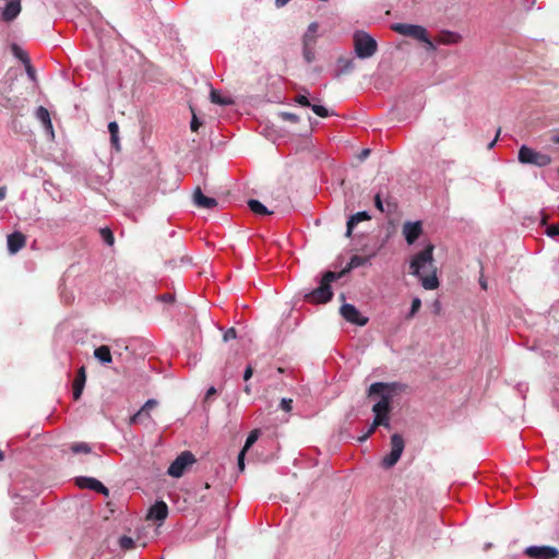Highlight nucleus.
Returning <instances> with one entry per match:
<instances>
[{
  "label": "nucleus",
  "mask_w": 559,
  "mask_h": 559,
  "mask_svg": "<svg viewBox=\"0 0 559 559\" xmlns=\"http://www.w3.org/2000/svg\"><path fill=\"white\" fill-rule=\"evenodd\" d=\"M433 250L435 246L432 243L427 245L424 250L413 255L409 263L411 274L418 276L423 287L429 290L439 287Z\"/></svg>",
  "instance_id": "f257e3e1"
},
{
  "label": "nucleus",
  "mask_w": 559,
  "mask_h": 559,
  "mask_svg": "<svg viewBox=\"0 0 559 559\" xmlns=\"http://www.w3.org/2000/svg\"><path fill=\"white\" fill-rule=\"evenodd\" d=\"M344 276V272L328 271L323 274L319 287L305 296V299L311 304H325L332 299L333 293L331 283Z\"/></svg>",
  "instance_id": "f03ea898"
},
{
  "label": "nucleus",
  "mask_w": 559,
  "mask_h": 559,
  "mask_svg": "<svg viewBox=\"0 0 559 559\" xmlns=\"http://www.w3.org/2000/svg\"><path fill=\"white\" fill-rule=\"evenodd\" d=\"M355 53L360 59L372 57L378 49L377 41L366 32H356L354 34Z\"/></svg>",
  "instance_id": "7ed1b4c3"
},
{
  "label": "nucleus",
  "mask_w": 559,
  "mask_h": 559,
  "mask_svg": "<svg viewBox=\"0 0 559 559\" xmlns=\"http://www.w3.org/2000/svg\"><path fill=\"white\" fill-rule=\"evenodd\" d=\"M388 388V384L383 382L372 383L368 390V395L372 396L376 394H381V400L372 406V412L374 416L382 414H390L391 411V394H383V391Z\"/></svg>",
  "instance_id": "20e7f679"
},
{
  "label": "nucleus",
  "mask_w": 559,
  "mask_h": 559,
  "mask_svg": "<svg viewBox=\"0 0 559 559\" xmlns=\"http://www.w3.org/2000/svg\"><path fill=\"white\" fill-rule=\"evenodd\" d=\"M392 29L403 36L412 37L419 41L426 43L431 48L433 47L432 43L428 37L426 28L420 25L396 23L392 25Z\"/></svg>",
  "instance_id": "39448f33"
},
{
  "label": "nucleus",
  "mask_w": 559,
  "mask_h": 559,
  "mask_svg": "<svg viewBox=\"0 0 559 559\" xmlns=\"http://www.w3.org/2000/svg\"><path fill=\"white\" fill-rule=\"evenodd\" d=\"M551 157L547 154H542L533 148L522 145L519 150V162L522 164H531L538 167L548 166L551 163Z\"/></svg>",
  "instance_id": "423d86ee"
},
{
  "label": "nucleus",
  "mask_w": 559,
  "mask_h": 559,
  "mask_svg": "<svg viewBox=\"0 0 559 559\" xmlns=\"http://www.w3.org/2000/svg\"><path fill=\"white\" fill-rule=\"evenodd\" d=\"M405 448L404 439L399 433L391 436V451L382 459L381 465L384 468L393 467L400 460Z\"/></svg>",
  "instance_id": "0eeeda50"
},
{
  "label": "nucleus",
  "mask_w": 559,
  "mask_h": 559,
  "mask_svg": "<svg viewBox=\"0 0 559 559\" xmlns=\"http://www.w3.org/2000/svg\"><path fill=\"white\" fill-rule=\"evenodd\" d=\"M195 462L194 455L190 451L181 452L168 467V475L171 477H181L186 469Z\"/></svg>",
  "instance_id": "6e6552de"
},
{
  "label": "nucleus",
  "mask_w": 559,
  "mask_h": 559,
  "mask_svg": "<svg viewBox=\"0 0 559 559\" xmlns=\"http://www.w3.org/2000/svg\"><path fill=\"white\" fill-rule=\"evenodd\" d=\"M524 555L531 559H555L559 557V550L552 546H530Z\"/></svg>",
  "instance_id": "1a4fd4ad"
},
{
  "label": "nucleus",
  "mask_w": 559,
  "mask_h": 559,
  "mask_svg": "<svg viewBox=\"0 0 559 559\" xmlns=\"http://www.w3.org/2000/svg\"><path fill=\"white\" fill-rule=\"evenodd\" d=\"M341 314L347 322L359 326H364L368 322V318L362 317L358 309L350 304H345L341 307Z\"/></svg>",
  "instance_id": "9d476101"
},
{
  "label": "nucleus",
  "mask_w": 559,
  "mask_h": 559,
  "mask_svg": "<svg viewBox=\"0 0 559 559\" xmlns=\"http://www.w3.org/2000/svg\"><path fill=\"white\" fill-rule=\"evenodd\" d=\"M402 234L408 245H413L423 234L421 222H405L402 227Z\"/></svg>",
  "instance_id": "9b49d317"
},
{
  "label": "nucleus",
  "mask_w": 559,
  "mask_h": 559,
  "mask_svg": "<svg viewBox=\"0 0 559 559\" xmlns=\"http://www.w3.org/2000/svg\"><path fill=\"white\" fill-rule=\"evenodd\" d=\"M21 10L22 0H8L1 13V20L7 23L12 22L21 13Z\"/></svg>",
  "instance_id": "f8f14e48"
},
{
  "label": "nucleus",
  "mask_w": 559,
  "mask_h": 559,
  "mask_svg": "<svg viewBox=\"0 0 559 559\" xmlns=\"http://www.w3.org/2000/svg\"><path fill=\"white\" fill-rule=\"evenodd\" d=\"M76 485L80 488H88L92 490H95L96 492H99L106 497L109 496V490L107 487H105L99 480L92 478V477H79L75 480Z\"/></svg>",
  "instance_id": "ddd939ff"
},
{
  "label": "nucleus",
  "mask_w": 559,
  "mask_h": 559,
  "mask_svg": "<svg viewBox=\"0 0 559 559\" xmlns=\"http://www.w3.org/2000/svg\"><path fill=\"white\" fill-rule=\"evenodd\" d=\"M192 199L194 205L199 209H214L217 206L216 199L204 195L200 187L195 188Z\"/></svg>",
  "instance_id": "4468645a"
},
{
  "label": "nucleus",
  "mask_w": 559,
  "mask_h": 559,
  "mask_svg": "<svg viewBox=\"0 0 559 559\" xmlns=\"http://www.w3.org/2000/svg\"><path fill=\"white\" fill-rule=\"evenodd\" d=\"M85 382H86V369L84 366H82L78 370V373H76L75 379L72 384V394H73L74 401H79L81 399L84 386H85Z\"/></svg>",
  "instance_id": "2eb2a0df"
},
{
  "label": "nucleus",
  "mask_w": 559,
  "mask_h": 559,
  "mask_svg": "<svg viewBox=\"0 0 559 559\" xmlns=\"http://www.w3.org/2000/svg\"><path fill=\"white\" fill-rule=\"evenodd\" d=\"M26 245V237L20 233L15 231L8 236V250L10 253L14 254L19 252Z\"/></svg>",
  "instance_id": "dca6fc26"
},
{
  "label": "nucleus",
  "mask_w": 559,
  "mask_h": 559,
  "mask_svg": "<svg viewBox=\"0 0 559 559\" xmlns=\"http://www.w3.org/2000/svg\"><path fill=\"white\" fill-rule=\"evenodd\" d=\"M168 515V507L164 501H157L150 508L147 519L164 521Z\"/></svg>",
  "instance_id": "f3484780"
},
{
  "label": "nucleus",
  "mask_w": 559,
  "mask_h": 559,
  "mask_svg": "<svg viewBox=\"0 0 559 559\" xmlns=\"http://www.w3.org/2000/svg\"><path fill=\"white\" fill-rule=\"evenodd\" d=\"M371 216L366 211L357 212L356 214L352 215L349 219L347 221L346 225V236L349 237L355 228V226L362 222V221H369Z\"/></svg>",
  "instance_id": "a211bd4d"
},
{
  "label": "nucleus",
  "mask_w": 559,
  "mask_h": 559,
  "mask_svg": "<svg viewBox=\"0 0 559 559\" xmlns=\"http://www.w3.org/2000/svg\"><path fill=\"white\" fill-rule=\"evenodd\" d=\"M36 118L43 123L44 128L53 134L52 122L50 119V114L47 108L44 106H39L36 110Z\"/></svg>",
  "instance_id": "6ab92c4d"
},
{
  "label": "nucleus",
  "mask_w": 559,
  "mask_h": 559,
  "mask_svg": "<svg viewBox=\"0 0 559 559\" xmlns=\"http://www.w3.org/2000/svg\"><path fill=\"white\" fill-rule=\"evenodd\" d=\"M314 44V36L306 34L304 37V58L307 63L314 60V51L312 45Z\"/></svg>",
  "instance_id": "aec40b11"
},
{
  "label": "nucleus",
  "mask_w": 559,
  "mask_h": 559,
  "mask_svg": "<svg viewBox=\"0 0 559 559\" xmlns=\"http://www.w3.org/2000/svg\"><path fill=\"white\" fill-rule=\"evenodd\" d=\"M157 405L156 400H147L141 409L130 418V424H136L143 416H148V412Z\"/></svg>",
  "instance_id": "412c9836"
},
{
  "label": "nucleus",
  "mask_w": 559,
  "mask_h": 559,
  "mask_svg": "<svg viewBox=\"0 0 559 559\" xmlns=\"http://www.w3.org/2000/svg\"><path fill=\"white\" fill-rule=\"evenodd\" d=\"M337 64H338V70L336 71V74H335L336 78H338L343 74L349 73L355 67L354 60L350 58H346V57H340L337 59Z\"/></svg>",
  "instance_id": "4be33fe9"
},
{
  "label": "nucleus",
  "mask_w": 559,
  "mask_h": 559,
  "mask_svg": "<svg viewBox=\"0 0 559 559\" xmlns=\"http://www.w3.org/2000/svg\"><path fill=\"white\" fill-rule=\"evenodd\" d=\"M11 93V86L3 81H0V106L1 107H10L12 105V100L9 96Z\"/></svg>",
  "instance_id": "5701e85b"
},
{
  "label": "nucleus",
  "mask_w": 559,
  "mask_h": 559,
  "mask_svg": "<svg viewBox=\"0 0 559 559\" xmlns=\"http://www.w3.org/2000/svg\"><path fill=\"white\" fill-rule=\"evenodd\" d=\"M94 356L103 364H109L112 360L110 348L107 345H100L95 348Z\"/></svg>",
  "instance_id": "b1692460"
},
{
  "label": "nucleus",
  "mask_w": 559,
  "mask_h": 559,
  "mask_svg": "<svg viewBox=\"0 0 559 559\" xmlns=\"http://www.w3.org/2000/svg\"><path fill=\"white\" fill-rule=\"evenodd\" d=\"M108 131L110 133V142H111L112 146L117 151H119L120 150V143H119V136H118V133H119L118 123L116 121L109 122Z\"/></svg>",
  "instance_id": "393cba45"
},
{
  "label": "nucleus",
  "mask_w": 559,
  "mask_h": 559,
  "mask_svg": "<svg viewBox=\"0 0 559 559\" xmlns=\"http://www.w3.org/2000/svg\"><path fill=\"white\" fill-rule=\"evenodd\" d=\"M368 262V258L361 257V255H353L350 258V261L348 265L342 270L341 272H344V275L348 273L352 269L359 267L365 265Z\"/></svg>",
  "instance_id": "a878e982"
},
{
  "label": "nucleus",
  "mask_w": 559,
  "mask_h": 559,
  "mask_svg": "<svg viewBox=\"0 0 559 559\" xmlns=\"http://www.w3.org/2000/svg\"><path fill=\"white\" fill-rule=\"evenodd\" d=\"M248 206L254 214H258V215L271 214V212L258 200H253V199L249 200Z\"/></svg>",
  "instance_id": "bb28decb"
},
{
  "label": "nucleus",
  "mask_w": 559,
  "mask_h": 559,
  "mask_svg": "<svg viewBox=\"0 0 559 559\" xmlns=\"http://www.w3.org/2000/svg\"><path fill=\"white\" fill-rule=\"evenodd\" d=\"M460 39H461V36L459 34L452 33V32H445L442 34V36L440 38V43L450 45V44L459 43Z\"/></svg>",
  "instance_id": "cd10ccee"
},
{
  "label": "nucleus",
  "mask_w": 559,
  "mask_h": 559,
  "mask_svg": "<svg viewBox=\"0 0 559 559\" xmlns=\"http://www.w3.org/2000/svg\"><path fill=\"white\" fill-rule=\"evenodd\" d=\"M210 97H211V102L214 103V104H217V105H230V104H233L231 99L222 97L219 92H217L216 90H212L211 91Z\"/></svg>",
  "instance_id": "c85d7f7f"
},
{
  "label": "nucleus",
  "mask_w": 559,
  "mask_h": 559,
  "mask_svg": "<svg viewBox=\"0 0 559 559\" xmlns=\"http://www.w3.org/2000/svg\"><path fill=\"white\" fill-rule=\"evenodd\" d=\"M99 234L102 236V239L107 243L108 246H114L115 243V237L109 227L100 228Z\"/></svg>",
  "instance_id": "c756f323"
},
{
  "label": "nucleus",
  "mask_w": 559,
  "mask_h": 559,
  "mask_svg": "<svg viewBox=\"0 0 559 559\" xmlns=\"http://www.w3.org/2000/svg\"><path fill=\"white\" fill-rule=\"evenodd\" d=\"M259 436H260V431L258 429L252 430L249 433V436L247 437L245 445H243V448L241 450L247 452L255 443V441L258 440Z\"/></svg>",
  "instance_id": "7c9ffc66"
},
{
  "label": "nucleus",
  "mask_w": 559,
  "mask_h": 559,
  "mask_svg": "<svg viewBox=\"0 0 559 559\" xmlns=\"http://www.w3.org/2000/svg\"><path fill=\"white\" fill-rule=\"evenodd\" d=\"M379 426H380V420H373L372 424L370 425L369 429L367 430V432L358 438V441L359 442L367 441Z\"/></svg>",
  "instance_id": "2f4dec72"
},
{
  "label": "nucleus",
  "mask_w": 559,
  "mask_h": 559,
  "mask_svg": "<svg viewBox=\"0 0 559 559\" xmlns=\"http://www.w3.org/2000/svg\"><path fill=\"white\" fill-rule=\"evenodd\" d=\"M71 450L73 453H90L92 451L91 447L85 442L73 443Z\"/></svg>",
  "instance_id": "473e14b6"
},
{
  "label": "nucleus",
  "mask_w": 559,
  "mask_h": 559,
  "mask_svg": "<svg viewBox=\"0 0 559 559\" xmlns=\"http://www.w3.org/2000/svg\"><path fill=\"white\" fill-rule=\"evenodd\" d=\"M24 64L27 75L32 81H36V71L34 67L31 64V60L27 56V53H24Z\"/></svg>",
  "instance_id": "72a5a7b5"
},
{
  "label": "nucleus",
  "mask_w": 559,
  "mask_h": 559,
  "mask_svg": "<svg viewBox=\"0 0 559 559\" xmlns=\"http://www.w3.org/2000/svg\"><path fill=\"white\" fill-rule=\"evenodd\" d=\"M119 546L121 549L130 550L134 547V540L129 536H121L119 538Z\"/></svg>",
  "instance_id": "f704fd0d"
},
{
  "label": "nucleus",
  "mask_w": 559,
  "mask_h": 559,
  "mask_svg": "<svg viewBox=\"0 0 559 559\" xmlns=\"http://www.w3.org/2000/svg\"><path fill=\"white\" fill-rule=\"evenodd\" d=\"M421 300L419 298H414L411 306V311L407 314L406 319L413 318L420 309Z\"/></svg>",
  "instance_id": "c9c22d12"
},
{
  "label": "nucleus",
  "mask_w": 559,
  "mask_h": 559,
  "mask_svg": "<svg viewBox=\"0 0 559 559\" xmlns=\"http://www.w3.org/2000/svg\"><path fill=\"white\" fill-rule=\"evenodd\" d=\"M311 109L316 115H318L321 118H326L330 116L329 110L321 105H311Z\"/></svg>",
  "instance_id": "e433bc0d"
},
{
  "label": "nucleus",
  "mask_w": 559,
  "mask_h": 559,
  "mask_svg": "<svg viewBox=\"0 0 559 559\" xmlns=\"http://www.w3.org/2000/svg\"><path fill=\"white\" fill-rule=\"evenodd\" d=\"M280 116L283 120L289 121L293 123H296L299 121V117L293 112H281Z\"/></svg>",
  "instance_id": "4c0bfd02"
},
{
  "label": "nucleus",
  "mask_w": 559,
  "mask_h": 559,
  "mask_svg": "<svg viewBox=\"0 0 559 559\" xmlns=\"http://www.w3.org/2000/svg\"><path fill=\"white\" fill-rule=\"evenodd\" d=\"M373 420H380V426L390 428L389 414H382V415L378 414V416H374Z\"/></svg>",
  "instance_id": "58836bf2"
},
{
  "label": "nucleus",
  "mask_w": 559,
  "mask_h": 559,
  "mask_svg": "<svg viewBox=\"0 0 559 559\" xmlns=\"http://www.w3.org/2000/svg\"><path fill=\"white\" fill-rule=\"evenodd\" d=\"M295 102L304 107H311V103L306 95H297Z\"/></svg>",
  "instance_id": "ea45409f"
},
{
  "label": "nucleus",
  "mask_w": 559,
  "mask_h": 559,
  "mask_svg": "<svg viewBox=\"0 0 559 559\" xmlns=\"http://www.w3.org/2000/svg\"><path fill=\"white\" fill-rule=\"evenodd\" d=\"M237 337V332L234 328H229L223 335V340L228 342L230 340H235Z\"/></svg>",
  "instance_id": "a19ab883"
},
{
  "label": "nucleus",
  "mask_w": 559,
  "mask_h": 559,
  "mask_svg": "<svg viewBox=\"0 0 559 559\" xmlns=\"http://www.w3.org/2000/svg\"><path fill=\"white\" fill-rule=\"evenodd\" d=\"M281 408L285 412H290L293 408V400L292 399H282Z\"/></svg>",
  "instance_id": "79ce46f5"
},
{
  "label": "nucleus",
  "mask_w": 559,
  "mask_h": 559,
  "mask_svg": "<svg viewBox=\"0 0 559 559\" xmlns=\"http://www.w3.org/2000/svg\"><path fill=\"white\" fill-rule=\"evenodd\" d=\"M374 205L380 212H384V206H383V202H382L380 192L376 193V195H374Z\"/></svg>",
  "instance_id": "37998d69"
},
{
  "label": "nucleus",
  "mask_w": 559,
  "mask_h": 559,
  "mask_svg": "<svg viewBox=\"0 0 559 559\" xmlns=\"http://www.w3.org/2000/svg\"><path fill=\"white\" fill-rule=\"evenodd\" d=\"M547 235L549 237H556V236H559V225H550L548 226L547 228Z\"/></svg>",
  "instance_id": "c03bdc74"
},
{
  "label": "nucleus",
  "mask_w": 559,
  "mask_h": 559,
  "mask_svg": "<svg viewBox=\"0 0 559 559\" xmlns=\"http://www.w3.org/2000/svg\"><path fill=\"white\" fill-rule=\"evenodd\" d=\"M12 50L14 52V56L24 62V53L26 52L22 50L17 45H13Z\"/></svg>",
  "instance_id": "a18cd8bd"
},
{
  "label": "nucleus",
  "mask_w": 559,
  "mask_h": 559,
  "mask_svg": "<svg viewBox=\"0 0 559 559\" xmlns=\"http://www.w3.org/2000/svg\"><path fill=\"white\" fill-rule=\"evenodd\" d=\"M245 455L246 452L242 450L238 454V467L240 472L245 471Z\"/></svg>",
  "instance_id": "49530a36"
},
{
  "label": "nucleus",
  "mask_w": 559,
  "mask_h": 559,
  "mask_svg": "<svg viewBox=\"0 0 559 559\" xmlns=\"http://www.w3.org/2000/svg\"><path fill=\"white\" fill-rule=\"evenodd\" d=\"M158 299L164 302L171 304L175 301V296L173 294H163L158 296Z\"/></svg>",
  "instance_id": "de8ad7c7"
},
{
  "label": "nucleus",
  "mask_w": 559,
  "mask_h": 559,
  "mask_svg": "<svg viewBox=\"0 0 559 559\" xmlns=\"http://www.w3.org/2000/svg\"><path fill=\"white\" fill-rule=\"evenodd\" d=\"M200 121L198 120V118L195 116L192 117V120H191V123H190V128L193 132L198 131L199 127H200Z\"/></svg>",
  "instance_id": "09e8293b"
},
{
  "label": "nucleus",
  "mask_w": 559,
  "mask_h": 559,
  "mask_svg": "<svg viewBox=\"0 0 559 559\" xmlns=\"http://www.w3.org/2000/svg\"><path fill=\"white\" fill-rule=\"evenodd\" d=\"M252 374H253V368H252V366L249 365L243 372V380L248 381L252 377Z\"/></svg>",
  "instance_id": "8fccbe9b"
},
{
  "label": "nucleus",
  "mask_w": 559,
  "mask_h": 559,
  "mask_svg": "<svg viewBox=\"0 0 559 559\" xmlns=\"http://www.w3.org/2000/svg\"><path fill=\"white\" fill-rule=\"evenodd\" d=\"M386 206L389 213H392L396 210V203L391 200H386Z\"/></svg>",
  "instance_id": "3c124183"
},
{
  "label": "nucleus",
  "mask_w": 559,
  "mask_h": 559,
  "mask_svg": "<svg viewBox=\"0 0 559 559\" xmlns=\"http://www.w3.org/2000/svg\"><path fill=\"white\" fill-rule=\"evenodd\" d=\"M215 394H216V389L214 386L209 388L206 391L205 400H210Z\"/></svg>",
  "instance_id": "603ef678"
},
{
  "label": "nucleus",
  "mask_w": 559,
  "mask_h": 559,
  "mask_svg": "<svg viewBox=\"0 0 559 559\" xmlns=\"http://www.w3.org/2000/svg\"><path fill=\"white\" fill-rule=\"evenodd\" d=\"M317 29H318V24L317 23H311L309 25V27H308V32L312 33V34H314L317 32Z\"/></svg>",
  "instance_id": "864d4df0"
},
{
  "label": "nucleus",
  "mask_w": 559,
  "mask_h": 559,
  "mask_svg": "<svg viewBox=\"0 0 559 559\" xmlns=\"http://www.w3.org/2000/svg\"><path fill=\"white\" fill-rule=\"evenodd\" d=\"M290 0H275L276 7L281 8L288 3Z\"/></svg>",
  "instance_id": "5fc2aeb1"
},
{
  "label": "nucleus",
  "mask_w": 559,
  "mask_h": 559,
  "mask_svg": "<svg viewBox=\"0 0 559 559\" xmlns=\"http://www.w3.org/2000/svg\"><path fill=\"white\" fill-rule=\"evenodd\" d=\"M7 195L5 187H0V201L3 200Z\"/></svg>",
  "instance_id": "6e6d98bb"
},
{
  "label": "nucleus",
  "mask_w": 559,
  "mask_h": 559,
  "mask_svg": "<svg viewBox=\"0 0 559 559\" xmlns=\"http://www.w3.org/2000/svg\"><path fill=\"white\" fill-rule=\"evenodd\" d=\"M499 133H500V130H498V133H497V136L495 138V140L488 145L489 148L493 147V145L497 142V139L499 136Z\"/></svg>",
  "instance_id": "4d7b16f0"
},
{
  "label": "nucleus",
  "mask_w": 559,
  "mask_h": 559,
  "mask_svg": "<svg viewBox=\"0 0 559 559\" xmlns=\"http://www.w3.org/2000/svg\"><path fill=\"white\" fill-rule=\"evenodd\" d=\"M369 153H370V150H368V148L364 150L362 153H361V158L367 157L369 155Z\"/></svg>",
  "instance_id": "13d9d810"
},
{
  "label": "nucleus",
  "mask_w": 559,
  "mask_h": 559,
  "mask_svg": "<svg viewBox=\"0 0 559 559\" xmlns=\"http://www.w3.org/2000/svg\"><path fill=\"white\" fill-rule=\"evenodd\" d=\"M243 391L247 393V394H250L251 393V388L250 385H246Z\"/></svg>",
  "instance_id": "bf43d9fd"
},
{
  "label": "nucleus",
  "mask_w": 559,
  "mask_h": 559,
  "mask_svg": "<svg viewBox=\"0 0 559 559\" xmlns=\"http://www.w3.org/2000/svg\"><path fill=\"white\" fill-rule=\"evenodd\" d=\"M552 142L556 143V144H559V135H555L552 138Z\"/></svg>",
  "instance_id": "052dcab7"
},
{
  "label": "nucleus",
  "mask_w": 559,
  "mask_h": 559,
  "mask_svg": "<svg viewBox=\"0 0 559 559\" xmlns=\"http://www.w3.org/2000/svg\"><path fill=\"white\" fill-rule=\"evenodd\" d=\"M480 285H481V287H483L484 289H486V288H487V284H486V282H483V281H481V282H480Z\"/></svg>",
  "instance_id": "680f3d73"
},
{
  "label": "nucleus",
  "mask_w": 559,
  "mask_h": 559,
  "mask_svg": "<svg viewBox=\"0 0 559 559\" xmlns=\"http://www.w3.org/2000/svg\"><path fill=\"white\" fill-rule=\"evenodd\" d=\"M3 459H4V454H3V452L0 450V462H1V461H3Z\"/></svg>",
  "instance_id": "e2e57ef3"
},
{
  "label": "nucleus",
  "mask_w": 559,
  "mask_h": 559,
  "mask_svg": "<svg viewBox=\"0 0 559 559\" xmlns=\"http://www.w3.org/2000/svg\"><path fill=\"white\" fill-rule=\"evenodd\" d=\"M160 559H164V558H160Z\"/></svg>",
  "instance_id": "0e129e2a"
}]
</instances>
